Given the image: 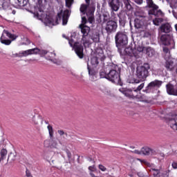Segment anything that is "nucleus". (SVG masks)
<instances>
[{
  "label": "nucleus",
  "instance_id": "nucleus-11",
  "mask_svg": "<svg viewBox=\"0 0 177 177\" xmlns=\"http://www.w3.org/2000/svg\"><path fill=\"white\" fill-rule=\"evenodd\" d=\"M117 27H118L117 22L111 20L106 23L105 30L107 34H111V32H115V31H117Z\"/></svg>",
  "mask_w": 177,
  "mask_h": 177
},
{
  "label": "nucleus",
  "instance_id": "nucleus-21",
  "mask_svg": "<svg viewBox=\"0 0 177 177\" xmlns=\"http://www.w3.org/2000/svg\"><path fill=\"white\" fill-rule=\"evenodd\" d=\"M160 30L161 32L168 34V32H171V25H169V24L168 23L164 24L161 25V26L160 27Z\"/></svg>",
  "mask_w": 177,
  "mask_h": 177
},
{
  "label": "nucleus",
  "instance_id": "nucleus-24",
  "mask_svg": "<svg viewBox=\"0 0 177 177\" xmlns=\"http://www.w3.org/2000/svg\"><path fill=\"white\" fill-rule=\"evenodd\" d=\"M134 49H136V57H138V55H139L140 52H145L146 50V48H145L142 45H135Z\"/></svg>",
  "mask_w": 177,
  "mask_h": 177
},
{
  "label": "nucleus",
  "instance_id": "nucleus-41",
  "mask_svg": "<svg viewBox=\"0 0 177 177\" xmlns=\"http://www.w3.org/2000/svg\"><path fill=\"white\" fill-rule=\"evenodd\" d=\"M69 45H77V41H75V38L71 37V39H68Z\"/></svg>",
  "mask_w": 177,
  "mask_h": 177
},
{
  "label": "nucleus",
  "instance_id": "nucleus-35",
  "mask_svg": "<svg viewBox=\"0 0 177 177\" xmlns=\"http://www.w3.org/2000/svg\"><path fill=\"white\" fill-rule=\"evenodd\" d=\"M57 133L60 136H62L63 139H66V138L68 136V134H67V133L64 132L63 130H58Z\"/></svg>",
  "mask_w": 177,
  "mask_h": 177
},
{
  "label": "nucleus",
  "instance_id": "nucleus-26",
  "mask_svg": "<svg viewBox=\"0 0 177 177\" xmlns=\"http://www.w3.org/2000/svg\"><path fill=\"white\" fill-rule=\"evenodd\" d=\"M100 17L101 20L102 19L104 21H107V20L110 19V14H109L107 11H104Z\"/></svg>",
  "mask_w": 177,
  "mask_h": 177
},
{
  "label": "nucleus",
  "instance_id": "nucleus-38",
  "mask_svg": "<svg viewBox=\"0 0 177 177\" xmlns=\"http://www.w3.org/2000/svg\"><path fill=\"white\" fill-rule=\"evenodd\" d=\"M9 160H11L12 161H15L16 160V155L13 153H10L8 155V161H9Z\"/></svg>",
  "mask_w": 177,
  "mask_h": 177
},
{
  "label": "nucleus",
  "instance_id": "nucleus-32",
  "mask_svg": "<svg viewBox=\"0 0 177 177\" xmlns=\"http://www.w3.org/2000/svg\"><path fill=\"white\" fill-rule=\"evenodd\" d=\"M134 27L136 28H140L142 27V21H140L139 19L134 20Z\"/></svg>",
  "mask_w": 177,
  "mask_h": 177
},
{
  "label": "nucleus",
  "instance_id": "nucleus-59",
  "mask_svg": "<svg viewBox=\"0 0 177 177\" xmlns=\"http://www.w3.org/2000/svg\"><path fill=\"white\" fill-rule=\"evenodd\" d=\"M13 15H15L16 12L15 11H12Z\"/></svg>",
  "mask_w": 177,
  "mask_h": 177
},
{
  "label": "nucleus",
  "instance_id": "nucleus-47",
  "mask_svg": "<svg viewBox=\"0 0 177 177\" xmlns=\"http://www.w3.org/2000/svg\"><path fill=\"white\" fill-rule=\"evenodd\" d=\"M96 71H95L94 70H91L88 68V74L89 75H93V76H95L96 75Z\"/></svg>",
  "mask_w": 177,
  "mask_h": 177
},
{
  "label": "nucleus",
  "instance_id": "nucleus-13",
  "mask_svg": "<svg viewBox=\"0 0 177 177\" xmlns=\"http://www.w3.org/2000/svg\"><path fill=\"white\" fill-rule=\"evenodd\" d=\"M85 1L87 5L82 4L80 7V12L82 13H84V15H85V13H86V10H88V9H90V13L91 15H92V13L95 12V4H92V3L89 4V2L91 0H85Z\"/></svg>",
  "mask_w": 177,
  "mask_h": 177
},
{
  "label": "nucleus",
  "instance_id": "nucleus-46",
  "mask_svg": "<svg viewBox=\"0 0 177 177\" xmlns=\"http://www.w3.org/2000/svg\"><path fill=\"white\" fill-rule=\"evenodd\" d=\"M99 169L100 171H102V172H105V171H107V169L106 167L103 166V165H99Z\"/></svg>",
  "mask_w": 177,
  "mask_h": 177
},
{
  "label": "nucleus",
  "instance_id": "nucleus-8",
  "mask_svg": "<svg viewBox=\"0 0 177 177\" xmlns=\"http://www.w3.org/2000/svg\"><path fill=\"white\" fill-rule=\"evenodd\" d=\"M149 8H151V10L149 11V15H153L154 16H162V12L161 10H158V6L156 5L153 0H146Z\"/></svg>",
  "mask_w": 177,
  "mask_h": 177
},
{
  "label": "nucleus",
  "instance_id": "nucleus-52",
  "mask_svg": "<svg viewBox=\"0 0 177 177\" xmlns=\"http://www.w3.org/2000/svg\"><path fill=\"white\" fill-rule=\"evenodd\" d=\"M173 168L174 169H177V162H173L172 164H171Z\"/></svg>",
  "mask_w": 177,
  "mask_h": 177
},
{
  "label": "nucleus",
  "instance_id": "nucleus-39",
  "mask_svg": "<svg viewBox=\"0 0 177 177\" xmlns=\"http://www.w3.org/2000/svg\"><path fill=\"white\" fill-rule=\"evenodd\" d=\"M160 41L161 42H162V45H167V35H162L161 37H160Z\"/></svg>",
  "mask_w": 177,
  "mask_h": 177
},
{
  "label": "nucleus",
  "instance_id": "nucleus-12",
  "mask_svg": "<svg viewBox=\"0 0 177 177\" xmlns=\"http://www.w3.org/2000/svg\"><path fill=\"white\" fill-rule=\"evenodd\" d=\"M48 129V133H49V136H50V140H49V145L50 146H51L52 147H57V146H59V140L55 139V138H53V127H52V126L48 125L47 127Z\"/></svg>",
  "mask_w": 177,
  "mask_h": 177
},
{
  "label": "nucleus",
  "instance_id": "nucleus-18",
  "mask_svg": "<svg viewBox=\"0 0 177 177\" xmlns=\"http://www.w3.org/2000/svg\"><path fill=\"white\" fill-rule=\"evenodd\" d=\"M167 92L168 95H173L174 96H177V86H174L171 84H168L166 85Z\"/></svg>",
  "mask_w": 177,
  "mask_h": 177
},
{
  "label": "nucleus",
  "instance_id": "nucleus-53",
  "mask_svg": "<svg viewBox=\"0 0 177 177\" xmlns=\"http://www.w3.org/2000/svg\"><path fill=\"white\" fill-rule=\"evenodd\" d=\"M93 41L95 42V44L99 42V36L97 35L95 38L93 39Z\"/></svg>",
  "mask_w": 177,
  "mask_h": 177
},
{
  "label": "nucleus",
  "instance_id": "nucleus-55",
  "mask_svg": "<svg viewBox=\"0 0 177 177\" xmlns=\"http://www.w3.org/2000/svg\"><path fill=\"white\" fill-rule=\"evenodd\" d=\"M136 3H138V5H142V3H143V0H137Z\"/></svg>",
  "mask_w": 177,
  "mask_h": 177
},
{
  "label": "nucleus",
  "instance_id": "nucleus-25",
  "mask_svg": "<svg viewBox=\"0 0 177 177\" xmlns=\"http://www.w3.org/2000/svg\"><path fill=\"white\" fill-rule=\"evenodd\" d=\"M31 121L35 125H38L42 121V118L39 115L35 116V115H33Z\"/></svg>",
  "mask_w": 177,
  "mask_h": 177
},
{
  "label": "nucleus",
  "instance_id": "nucleus-1",
  "mask_svg": "<svg viewBox=\"0 0 177 177\" xmlns=\"http://www.w3.org/2000/svg\"><path fill=\"white\" fill-rule=\"evenodd\" d=\"M46 3V0H37V3L34 7V17L44 21L46 26H57L62 19L63 26H66L68 21V17H70V11H68V10L64 11L62 10L61 12L57 14L55 21H53L50 17L44 12Z\"/></svg>",
  "mask_w": 177,
  "mask_h": 177
},
{
  "label": "nucleus",
  "instance_id": "nucleus-28",
  "mask_svg": "<svg viewBox=\"0 0 177 177\" xmlns=\"http://www.w3.org/2000/svg\"><path fill=\"white\" fill-rule=\"evenodd\" d=\"M145 52L149 57H152V56H154L156 53V51H154V50L150 47L145 48Z\"/></svg>",
  "mask_w": 177,
  "mask_h": 177
},
{
  "label": "nucleus",
  "instance_id": "nucleus-36",
  "mask_svg": "<svg viewBox=\"0 0 177 177\" xmlns=\"http://www.w3.org/2000/svg\"><path fill=\"white\" fill-rule=\"evenodd\" d=\"M37 50H39L37 53V55H40V56H45V55H47L48 54V50H41L39 48H37Z\"/></svg>",
  "mask_w": 177,
  "mask_h": 177
},
{
  "label": "nucleus",
  "instance_id": "nucleus-31",
  "mask_svg": "<svg viewBox=\"0 0 177 177\" xmlns=\"http://www.w3.org/2000/svg\"><path fill=\"white\" fill-rule=\"evenodd\" d=\"M162 21H164V19H162V18H156L153 20L154 26H160V24H161Z\"/></svg>",
  "mask_w": 177,
  "mask_h": 177
},
{
  "label": "nucleus",
  "instance_id": "nucleus-9",
  "mask_svg": "<svg viewBox=\"0 0 177 177\" xmlns=\"http://www.w3.org/2000/svg\"><path fill=\"white\" fill-rule=\"evenodd\" d=\"M116 45H127L128 37L122 32H118L115 36Z\"/></svg>",
  "mask_w": 177,
  "mask_h": 177
},
{
  "label": "nucleus",
  "instance_id": "nucleus-54",
  "mask_svg": "<svg viewBox=\"0 0 177 177\" xmlns=\"http://www.w3.org/2000/svg\"><path fill=\"white\" fill-rule=\"evenodd\" d=\"M66 154L68 156V158H71V152H70V151L66 150Z\"/></svg>",
  "mask_w": 177,
  "mask_h": 177
},
{
  "label": "nucleus",
  "instance_id": "nucleus-20",
  "mask_svg": "<svg viewBox=\"0 0 177 177\" xmlns=\"http://www.w3.org/2000/svg\"><path fill=\"white\" fill-rule=\"evenodd\" d=\"M28 3V0H15L14 6L15 8H24V6H27Z\"/></svg>",
  "mask_w": 177,
  "mask_h": 177
},
{
  "label": "nucleus",
  "instance_id": "nucleus-42",
  "mask_svg": "<svg viewBox=\"0 0 177 177\" xmlns=\"http://www.w3.org/2000/svg\"><path fill=\"white\" fill-rule=\"evenodd\" d=\"M66 2V6L67 8H71V5H73V2H74V0H65Z\"/></svg>",
  "mask_w": 177,
  "mask_h": 177
},
{
  "label": "nucleus",
  "instance_id": "nucleus-27",
  "mask_svg": "<svg viewBox=\"0 0 177 177\" xmlns=\"http://www.w3.org/2000/svg\"><path fill=\"white\" fill-rule=\"evenodd\" d=\"M150 149L149 147H143L141 148V154L143 156H150Z\"/></svg>",
  "mask_w": 177,
  "mask_h": 177
},
{
  "label": "nucleus",
  "instance_id": "nucleus-64",
  "mask_svg": "<svg viewBox=\"0 0 177 177\" xmlns=\"http://www.w3.org/2000/svg\"><path fill=\"white\" fill-rule=\"evenodd\" d=\"M63 37H65L66 36L64 35H63Z\"/></svg>",
  "mask_w": 177,
  "mask_h": 177
},
{
  "label": "nucleus",
  "instance_id": "nucleus-44",
  "mask_svg": "<svg viewBox=\"0 0 177 177\" xmlns=\"http://www.w3.org/2000/svg\"><path fill=\"white\" fill-rule=\"evenodd\" d=\"M2 8L4 10L8 9V8H9V2L8 1H4L2 4Z\"/></svg>",
  "mask_w": 177,
  "mask_h": 177
},
{
  "label": "nucleus",
  "instance_id": "nucleus-33",
  "mask_svg": "<svg viewBox=\"0 0 177 177\" xmlns=\"http://www.w3.org/2000/svg\"><path fill=\"white\" fill-rule=\"evenodd\" d=\"M1 160H5L6 156H8V151L6 149H3L0 152Z\"/></svg>",
  "mask_w": 177,
  "mask_h": 177
},
{
  "label": "nucleus",
  "instance_id": "nucleus-29",
  "mask_svg": "<svg viewBox=\"0 0 177 177\" xmlns=\"http://www.w3.org/2000/svg\"><path fill=\"white\" fill-rule=\"evenodd\" d=\"M163 52L165 53V59L167 60V59H169L171 57V51L169 50V48L167 46H163Z\"/></svg>",
  "mask_w": 177,
  "mask_h": 177
},
{
  "label": "nucleus",
  "instance_id": "nucleus-2",
  "mask_svg": "<svg viewBox=\"0 0 177 177\" xmlns=\"http://www.w3.org/2000/svg\"><path fill=\"white\" fill-rule=\"evenodd\" d=\"M149 70H150V64L145 63L142 66L137 67L136 77L140 81H146V78L149 77Z\"/></svg>",
  "mask_w": 177,
  "mask_h": 177
},
{
  "label": "nucleus",
  "instance_id": "nucleus-45",
  "mask_svg": "<svg viewBox=\"0 0 177 177\" xmlns=\"http://www.w3.org/2000/svg\"><path fill=\"white\" fill-rule=\"evenodd\" d=\"M100 78H106L107 80V74L104 71H101L100 73Z\"/></svg>",
  "mask_w": 177,
  "mask_h": 177
},
{
  "label": "nucleus",
  "instance_id": "nucleus-37",
  "mask_svg": "<svg viewBox=\"0 0 177 177\" xmlns=\"http://www.w3.org/2000/svg\"><path fill=\"white\" fill-rule=\"evenodd\" d=\"M165 67L167 68V70H169V71H171V70H172L173 68L172 63L169 62H166L165 64Z\"/></svg>",
  "mask_w": 177,
  "mask_h": 177
},
{
  "label": "nucleus",
  "instance_id": "nucleus-7",
  "mask_svg": "<svg viewBox=\"0 0 177 177\" xmlns=\"http://www.w3.org/2000/svg\"><path fill=\"white\" fill-rule=\"evenodd\" d=\"M86 18L85 17H82V24L80 26L81 28V32L83 34L82 41H83V45H85L87 44L86 41L85 37H88V34H89V32L91 31V28H89L88 26L85 25L86 24Z\"/></svg>",
  "mask_w": 177,
  "mask_h": 177
},
{
  "label": "nucleus",
  "instance_id": "nucleus-23",
  "mask_svg": "<svg viewBox=\"0 0 177 177\" xmlns=\"http://www.w3.org/2000/svg\"><path fill=\"white\" fill-rule=\"evenodd\" d=\"M170 8L172 9V13L173 15H175V13H177V0H170Z\"/></svg>",
  "mask_w": 177,
  "mask_h": 177
},
{
  "label": "nucleus",
  "instance_id": "nucleus-19",
  "mask_svg": "<svg viewBox=\"0 0 177 177\" xmlns=\"http://www.w3.org/2000/svg\"><path fill=\"white\" fill-rule=\"evenodd\" d=\"M109 5L114 12H118L120 9V0H111Z\"/></svg>",
  "mask_w": 177,
  "mask_h": 177
},
{
  "label": "nucleus",
  "instance_id": "nucleus-61",
  "mask_svg": "<svg viewBox=\"0 0 177 177\" xmlns=\"http://www.w3.org/2000/svg\"><path fill=\"white\" fill-rule=\"evenodd\" d=\"M26 44H31V43L30 42V41H28V43H26Z\"/></svg>",
  "mask_w": 177,
  "mask_h": 177
},
{
  "label": "nucleus",
  "instance_id": "nucleus-3",
  "mask_svg": "<svg viewBox=\"0 0 177 177\" xmlns=\"http://www.w3.org/2000/svg\"><path fill=\"white\" fill-rule=\"evenodd\" d=\"M120 55H127L131 57H136V49L135 46H125V45H117L116 46Z\"/></svg>",
  "mask_w": 177,
  "mask_h": 177
},
{
  "label": "nucleus",
  "instance_id": "nucleus-49",
  "mask_svg": "<svg viewBox=\"0 0 177 177\" xmlns=\"http://www.w3.org/2000/svg\"><path fill=\"white\" fill-rule=\"evenodd\" d=\"M137 160H138V161H140V162H142V164H145V165H150V163H149V162H147V160H141V159H139V158H137Z\"/></svg>",
  "mask_w": 177,
  "mask_h": 177
},
{
  "label": "nucleus",
  "instance_id": "nucleus-48",
  "mask_svg": "<svg viewBox=\"0 0 177 177\" xmlns=\"http://www.w3.org/2000/svg\"><path fill=\"white\" fill-rule=\"evenodd\" d=\"M132 153H133L134 154H138V155H142V149L140 150H138V149H135L134 151H131Z\"/></svg>",
  "mask_w": 177,
  "mask_h": 177
},
{
  "label": "nucleus",
  "instance_id": "nucleus-57",
  "mask_svg": "<svg viewBox=\"0 0 177 177\" xmlns=\"http://www.w3.org/2000/svg\"><path fill=\"white\" fill-rule=\"evenodd\" d=\"M59 145H62V146H63V145H64V142H62V141H59Z\"/></svg>",
  "mask_w": 177,
  "mask_h": 177
},
{
  "label": "nucleus",
  "instance_id": "nucleus-14",
  "mask_svg": "<svg viewBox=\"0 0 177 177\" xmlns=\"http://www.w3.org/2000/svg\"><path fill=\"white\" fill-rule=\"evenodd\" d=\"M38 48H32L26 50H24L18 54H16L17 57H26L27 56H30V55H37L38 52Z\"/></svg>",
  "mask_w": 177,
  "mask_h": 177
},
{
  "label": "nucleus",
  "instance_id": "nucleus-40",
  "mask_svg": "<svg viewBox=\"0 0 177 177\" xmlns=\"http://www.w3.org/2000/svg\"><path fill=\"white\" fill-rule=\"evenodd\" d=\"M66 72L69 73V74L73 75V77H77V73H75V72H74V71H73L71 68H67Z\"/></svg>",
  "mask_w": 177,
  "mask_h": 177
},
{
  "label": "nucleus",
  "instance_id": "nucleus-43",
  "mask_svg": "<svg viewBox=\"0 0 177 177\" xmlns=\"http://www.w3.org/2000/svg\"><path fill=\"white\" fill-rule=\"evenodd\" d=\"M129 2V0H124V3L127 9H131V3Z\"/></svg>",
  "mask_w": 177,
  "mask_h": 177
},
{
  "label": "nucleus",
  "instance_id": "nucleus-34",
  "mask_svg": "<svg viewBox=\"0 0 177 177\" xmlns=\"http://www.w3.org/2000/svg\"><path fill=\"white\" fill-rule=\"evenodd\" d=\"M151 171L154 177H160V176H158L160 175V170L159 169L152 168Z\"/></svg>",
  "mask_w": 177,
  "mask_h": 177
},
{
  "label": "nucleus",
  "instance_id": "nucleus-56",
  "mask_svg": "<svg viewBox=\"0 0 177 177\" xmlns=\"http://www.w3.org/2000/svg\"><path fill=\"white\" fill-rule=\"evenodd\" d=\"M135 84H139V82H140V80H135Z\"/></svg>",
  "mask_w": 177,
  "mask_h": 177
},
{
  "label": "nucleus",
  "instance_id": "nucleus-50",
  "mask_svg": "<svg viewBox=\"0 0 177 177\" xmlns=\"http://www.w3.org/2000/svg\"><path fill=\"white\" fill-rule=\"evenodd\" d=\"M93 20L94 19H93V17L92 16L89 17L88 19V23H90V24H92L93 23Z\"/></svg>",
  "mask_w": 177,
  "mask_h": 177
},
{
  "label": "nucleus",
  "instance_id": "nucleus-22",
  "mask_svg": "<svg viewBox=\"0 0 177 177\" xmlns=\"http://www.w3.org/2000/svg\"><path fill=\"white\" fill-rule=\"evenodd\" d=\"M169 124L170 127L174 129V131H177V122H176V116H173L172 118H169Z\"/></svg>",
  "mask_w": 177,
  "mask_h": 177
},
{
  "label": "nucleus",
  "instance_id": "nucleus-58",
  "mask_svg": "<svg viewBox=\"0 0 177 177\" xmlns=\"http://www.w3.org/2000/svg\"><path fill=\"white\" fill-rule=\"evenodd\" d=\"M175 29L177 31V24L175 25Z\"/></svg>",
  "mask_w": 177,
  "mask_h": 177
},
{
  "label": "nucleus",
  "instance_id": "nucleus-62",
  "mask_svg": "<svg viewBox=\"0 0 177 177\" xmlns=\"http://www.w3.org/2000/svg\"><path fill=\"white\" fill-rule=\"evenodd\" d=\"M169 12L171 13V10H169Z\"/></svg>",
  "mask_w": 177,
  "mask_h": 177
},
{
  "label": "nucleus",
  "instance_id": "nucleus-16",
  "mask_svg": "<svg viewBox=\"0 0 177 177\" xmlns=\"http://www.w3.org/2000/svg\"><path fill=\"white\" fill-rule=\"evenodd\" d=\"M149 156L151 157L156 156L158 158H164V153L161 152L160 149L151 148Z\"/></svg>",
  "mask_w": 177,
  "mask_h": 177
},
{
  "label": "nucleus",
  "instance_id": "nucleus-60",
  "mask_svg": "<svg viewBox=\"0 0 177 177\" xmlns=\"http://www.w3.org/2000/svg\"><path fill=\"white\" fill-rule=\"evenodd\" d=\"M44 143H48V140H46V141L44 142Z\"/></svg>",
  "mask_w": 177,
  "mask_h": 177
},
{
  "label": "nucleus",
  "instance_id": "nucleus-15",
  "mask_svg": "<svg viewBox=\"0 0 177 177\" xmlns=\"http://www.w3.org/2000/svg\"><path fill=\"white\" fill-rule=\"evenodd\" d=\"M71 46L74 49L77 56L80 59H84V47L81 45H73Z\"/></svg>",
  "mask_w": 177,
  "mask_h": 177
},
{
  "label": "nucleus",
  "instance_id": "nucleus-30",
  "mask_svg": "<svg viewBox=\"0 0 177 177\" xmlns=\"http://www.w3.org/2000/svg\"><path fill=\"white\" fill-rule=\"evenodd\" d=\"M98 59H100V58L97 57V55H95V57H93L91 58V64H92L93 67H96L97 66V64H99Z\"/></svg>",
  "mask_w": 177,
  "mask_h": 177
},
{
  "label": "nucleus",
  "instance_id": "nucleus-17",
  "mask_svg": "<svg viewBox=\"0 0 177 177\" xmlns=\"http://www.w3.org/2000/svg\"><path fill=\"white\" fill-rule=\"evenodd\" d=\"M95 56H97L100 60L103 61L104 59H106V56H104V53H103V49L99 46H95Z\"/></svg>",
  "mask_w": 177,
  "mask_h": 177
},
{
  "label": "nucleus",
  "instance_id": "nucleus-63",
  "mask_svg": "<svg viewBox=\"0 0 177 177\" xmlns=\"http://www.w3.org/2000/svg\"><path fill=\"white\" fill-rule=\"evenodd\" d=\"M53 55H54V56H56V53H54Z\"/></svg>",
  "mask_w": 177,
  "mask_h": 177
},
{
  "label": "nucleus",
  "instance_id": "nucleus-10",
  "mask_svg": "<svg viewBox=\"0 0 177 177\" xmlns=\"http://www.w3.org/2000/svg\"><path fill=\"white\" fill-rule=\"evenodd\" d=\"M161 85H162V82L160 80L152 81L147 85V86L145 90H143V91L145 92L146 93H150V92H151L153 89L156 88H160Z\"/></svg>",
  "mask_w": 177,
  "mask_h": 177
},
{
  "label": "nucleus",
  "instance_id": "nucleus-6",
  "mask_svg": "<svg viewBox=\"0 0 177 177\" xmlns=\"http://www.w3.org/2000/svg\"><path fill=\"white\" fill-rule=\"evenodd\" d=\"M114 69H111L107 74V80L111 82H120L121 77H120V73L117 71L118 66L117 65H113Z\"/></svg>",
  "mask_w": 177,
  "mask_h": 177
},
{
  "label": "nucleus",
  "instance_id": "nucleus-5",
  "mask_svg": "<svg viewBox=\"0 0 177 177\" xmlns=\"http://www.w3.org/2000/svg\"><path fill=\"white\" fill-rule=\"evenodd\" d=\"M17 38V37L16 35L9 32V31L6 30H4L0 38V41L1 44H4V45H10V44H12V41H15Z\"/></svg>",
  "mask_w": 177,
  "mask_h": 177
},
{
  "label": "nucleus",
  "instance_id": "nucleus-51",
  "mask_svg": "<svg viewBox=\"0 0 177 177\" xmlns=\"http://www.w3.org/2000/svg\"><path fill=\"white\" fill-rule=\"evenodd\" d=\"M89 171H91V172H93L94 171H96V167L95 166H90L88 167Z\"/></svg>",
  "mask_w": 177,
  "mask_h": 177
},
{
  "label": "nucleus",
  "instance_id": "nucleus-4",
  "mask_svg": "<svg viewBox=\"0 0 177 177\" xmlns=\"http://www.w3.org/2000/svg\"><path fill=\"white\" fill-rule=\"evenodd\" d=\"M142 88H145V83H142L140 84L136 88L132 89V88H120L119 91L126 96V97H129V99H135L136 97V95L133 93V92H136L138 93V92H140L142 91Z\"/></svg>",
  "mask_w": 177,
  "mask_h": 177
}]
</instances>
